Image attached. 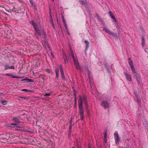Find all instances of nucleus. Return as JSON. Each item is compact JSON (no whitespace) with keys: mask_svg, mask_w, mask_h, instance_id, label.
Instances as JSON below:
<instances>
[{"mask_svg":"<svg viewBox=\"0 0 148 148\" xmlns=\"http://www.w3.org/2000/svg\"><path fill=\"white\" fill-rule=\"evenodd\" d=\"M81 101L82 103V101L84 102V103L86 106V108H88V104L87 103V100L86 96H84L82 97L80 96L79 99L78 101V103L79 101Z\"/></svg>","mask_w":148,"mask_h":148,"instance_id":"nucleus-1","label":"nucleus"},{"mask_svg":"<svg viewBox=\"0 0 148 148\" xmlns=\"http://www.w3.org/2000/svg\"><path fill=\"white\" fill-rule=\"evenodd\" d=\"M78 108L79 110V115H84V111L81 101H79V102Z\"/></svg>","mask_w":148,"mask_h":148,"instance_id":"nucleus-2","label":"nucleus"},{"mask_svg":"<svg viewBox=\"0 0 148 148\" xmlns=\"http://www.w3.org/2000/svg\"><path fill=\"white\" fill-rule=\"evenodd\" d=\"M109 104L110 102L109 101L103 100L101 102V105L106 109L108 107Z\"/></svg>","mask_w":148,"mask_h":148,"instance_id":"nucleus-3","label":"nucleus"},{"mask_svg":"<svg viewBox=\"0 0 148 148\" xmlns=\"http://www.w3.org/2000/svg\"><path fill=\"white\" fill-rule=\"evenodd\" d=\"M114 136L116 144H117L119 143V134L116 132H115L114 134Z\"/></svg>","mask_w":148,"mask_h":148,"instance_id":"nucleus-4","label":"nucleus"},{"mask_svg":"<svg viewBox=\"0 0 148 148\" xmlns=\"http://www.w3.org/2000/svg\"><path fill=\"white\" fill-rule=\"evenodd\" d=\"M60 69V73L62 78V79L63 80H65V76L64 74L63 69L62 68V65H61L59 67Z\"/></svg>","mask_w":148,"mask_h":148,"instance_id":"nucleus-5","label":"nucleus"},{"mask_svg":"<svg viewBox=\"0 0 148 148\" xmlns=\"http://www.w3.org/2000/svg\"><path fill=\"white\" fill-rule=\"evenodd\" d=\"M74 63L75 66L77 69H79L80 68V65L78 61H76V60L73 61Z\"/></svg>","mask_w":148,"mask_h":148,"instance_id":"nucleus-6","label":"nucleus"},{"mask_svg":"<svg viewBox=\"0 0 148 148\" xmlns=\"http://www.w3.org/2000/svg\"><path fill=\"white\" fill-rule=\"evenodd\" d=\"M33 73L34 76L36 77V78H38L40 76L42 75L41 74H40L38 72H36V73H34V72H33Z\"/></svg>","mask_w":148,"mask_h":148,"instance_id":"nucleus-7","label":"nucleus"},{"mask_svg":"<svg viewBox=\"0 0 148 148\" xmlns=\"http://www.w3.org/2000/svg\"><path fill=\"white\" fill-rule=\"evenodd\" d=\"M125 76L128 81L131 82L132 81V79L131 78V77L129 74L126 73L125 74Z\"/></svg>","mask_w":148,"mask_h":148,"instance_id":"nucleus-8","label":"nucleus"},{"mask_svg":"<svg viewBox=\"0 0 148 148\" xmlns=\"http://www.w3.org/2000/svg\"><path fill=\"white\" fill-rule=\"evenodd\" d=\"M31 23L33 26L34 29H36L37 28H38V25L33 20L31 21Z\"/></svg>","mask_w":148,"mask_h":148,"instance_id":"nucleus-9","label":"nucleus"},{"mask_svg":"<svg viewBox=\"0 0 148 148\" xmlns=\"http://www.w3.org/2000/svg\"><path fill=\"white\" fill-rule=\"evenodd\" d=\"M14 66H9L8 65H7L5 66V70H7L8 69H14Z\"/></svg>","mask_w":148,"mask_h":148,"instance_id":"nucleus-10","label":"nucleus"},{"mask_svg":"<svg viewBox=\"0 0 148 148\" xmlns=\"http://www.w3.org/2000/svg\"><path fill=\"white\" fill-rule=\"evenodd\" d=\"M55 71L56 75V78L57 79V80H58L59 77V70L58 68H56L55 69Z\"/></svg>","mask_w":148,"mask_h":148,"instance_id":"nucleus-11","label":"nucleus"},{"mask_svg":"<svg viewBox=\"0 0 148 148\" xmlns=\"http://www.w3.org/2000/svg\"><path fill=\"white\" fill-rule=\"evenodd\" d=\"M103 30L106 32L107 33L110 35H112L113 34V33L112 32L108 29H107L106 28H103Z\"/></svg>","mask_w":148,"mask_h":148,"instance_id":"nucleus-12","label":"nucleus"},{"mask_svg":"<svg viewBox=\"0 0 148 148\" xmlns=\"http://www.w3.org/2000/svg\"><path fill=\"white\" fill-rule=\"evenodd\" d=\"M12 120L16 123L20 122V118L18 117H13L12 119Z\"/></svg>","mask_w":148,"mask_h":148,"instance_id":"nucleus-13","label":"nucleus"},{"mask_svg":"<svg viewBox=\"0 0 148 148\" xmlns=\"http://www.w3.org/2000/svg\"><path fill=\"white\" fill-rule=\"evenodd\" d=\"M109 14L111 16V18L113 19L114 21L116 22H117L116 21V20L115 19V17L114 16V15H113V13H112V12L110 11L109 12Z\"/></svg>","mask_w":148,"mask_h":148,"instance_id":"nucleus-14","label":"nucleus"},{"mask_svg":"<svg viewBox=\"0 0 148 148\" xmlns=\"http://www.w3.org/2000/svg\"><path fill=\"white\" fill-rule=\"evenodd\" d=\"M63 57L64 61V62L66 63L68 62L67 57L66 55L64 53L63 55Z\"/></svg>","mask_w":148,"mask_h":148,"instance_id":"nucleus-15","label":"nucleus"},{"mask_svg":"<svg viewBox=\"0 0 148 148\" xmlns=\"http://www.w3.org/2000/svg\"><path fill=\"white\" fill-rule=\"evenodd\" d=\"M36 32V34L38 35V36H41V33L40 31L38 28H37L36 29H35Z\"/></svg>","mask_w":148,"mask_h":148,"instance_id":"nucleus-16","label":"nucleus"},{"mask_svg":"<svg viewBox=\"0 0 148 148\" xmlns=\"http://www.w3.org/2000/svg\"><path fill=\"white\" fill-rule=\"evenodd\" d=\"M128 60L129 61V62H128L130 66H131V68L132 67H133L134 66V65L133 63L132 62V60L130 58H128Z\"/></svg>","mask_w":148,"mask_h":148,"instance_id":"nucleus-17","label":"nucleus"},{"mask_svg":"<svg viewBox=\"0 0 148 148\" xmlns=\"http://www.w3.org/2000/svg\"><path fill=\"white\" fill-rule=\"evenodd\" d=\"M79 1L82 5H84L86 6V1H83V0H79Z\"/></svg>","mask_w":148,"mask_h":148,"instance_id":"nucleus-18","label":"nucleus"},{"mask_svg":"<svg viewBox=\"0 0 148 148\" xmlns=\"http://www.w3.org/2000/svg\"><path fill=\"white\" fill-rule=\"evenodd\" d=\"M70 52L71 53V56L73 58V61L76 60L75 58V57L74 56V54L73 53V51L71 49L70 50Z\"/></svg>","mask_w":148,"mask_h":148,"instance_id":"nucleus-19","label":"nucleus"},{"mask_svg":"<svg viewBox=\"0 0 148 148\" xmlns=\"http://www.w3.org/2000/svg\"><path fill=\"white\" fill-rule=\"evenodd\" d=\"M23 80H25L26 82H29L33 83L34 81L33 80L29 79H26Z\"/></svg>","mask_w":148,"mask_h":148,"instance_id":"nucleus-20","label":"nucleus"},{"mask_svg":"<svg viewBox=\"0 0 148 148\" xmlns=\"http://www.w3.org/2000/svg\"><path fill=\"white\" fill-rule=\"evenodd\" d=\"M104 142L105 143H106L107 142V133L106 132H105L104 133Z\"/></svg>","mask_w":148,"mask_h":148,"instance_id":"nucleus-21","label":"nucleus"},{"mask_svg":"<svg viewBox=\"0 0 148 148\" xmlns=\"http://www.w3.org/2000/svg\"><path fill=\"white\" fill-rule=\"evenodd\" d=\"M5 126L8 127H10L11 128H13L12 123L7 124H6Z\"/></svg>","mask_w":148,"mask_h":148,"instance_id":"nucleus-22","label":"nucleus"},{"mask_svg":"<svg viewBox=\"0 0 148 148\" xmlns=\"http://www.w3.org/2000/svg\"><path fill=\"white\" fill-rule=\"evenodd\" d=\"M134 76H135L136 77V79L138 81V79L139 77V75L138 74V73H135Z\"/></svg>","mask_w":148,"mask_h":148,"instance_id":"nucleus-23","label":"nucleus"},{"mask_svg":"<svg viewBox=\"0 0 148 148\" xmlns=\"http://www.w3.org/2000/svg\"><path fill=\"white\" fill-rule=\"evenodd\" d=\"M63 22L64 23V26L65 28L66 29L67 28V25L66 24V22L65 20L64 19H63Z\"/></svg>","mask_w":148,"mask_h":148,"instance_id":"nucleus-24","label":"nucleus"},{"mask_svg":"<svg viewBox=\"0 0 148 148\" xmlns=\"http://www.w3.org/2000/svg\"><path fill=\"white\" fill-rule=\"evenodd\" d=\"M1 103L3 105H5L7 104L8 102L6 100H2L1 101Z\"/></svg>","mask_w":148,"mask_h":148,"instance_id":"nucleus-25","label":"nucleus"},{"mask_svg":"<svg viewBox=\"0 0 148 148\" xmlns=\"http://www.w3.org/2000/svg\"><path fill=\"white\" fill-rule=\"evenodd\" d=\"M12 124L13 128L15 127H20L19 126V125H17L16 123H12Z\"/></svg>","mask_w":148,"mask_h":148,"instance_id":"nucleus-26","label":"nucleus"},{"mask_svg":"<svg viewBox=\"0 0 148 148\" xmlns=\"http://www.w3.org/2000/svg\"><path fill=\"white\" fill-rule=\"evenodd\" d=\"M84 42L86 44V49H87V48L88 47V44H89V42H88L87 41V40H85L84 41Z\"/></svg>","mask_w":148,"mask_h":148,"instance_id":"nucleus-27","label":"nucleus"},{"mask_svg":"<svg viewBox=\"0 0 148 148\" xmlns=\"http://www.w3.org/2000/svg\"><path fill=\"white\" fill-rule=\"evenodd\" d=\"M23 91H25L27 92H32V91L30 90H27V89H23L22 90Z\"/></svg>","mask_w":148,"mask_h":148,"instance_id":"nucleus-28","label":"nucleus"},{"mask_svg":"<svg viewBox=\"0 0 148 148\" xmlns=\"http://www.w3.org/2000/svg\"><path fill=\"white\" fill-rule=\"evenodd\" d=\"M131 68L133 73L135 74L136 73V71L135 70V68L134 67H131Z\"/></svg>","mask_w":148,"mask_h":148,"instance_id":"nucleus-29","label":"nucleus"},{"mask_svg":"<svg viewBox=\"0 0 148 148\" xmlns=\"http://www.w3.org/2000/svg\"><path fill=\"white\" fill-rule=\"evenodd\" d=\"M81 116V119L82 120H83L84 119V115H80Z\"/></svg>","mask_w":148,"mask_h":148,"instance_id":"nucleus-30","label":"nucleus"},{"mask_svg":"<svg viewBox=\"0 0 148 148\" xmlns=\"http://www.w3.org/2000/svg\"><path fill=\"white\" fill-rule=\"evenodd\" d=\"M72 132V130L69 129V136H70L71 134V132Z\"/></svg>","mask_w":148,"mask_h":148,"instance_id":"nucleus-31","label":"nucleus"},{"mask_svg":"<svg viewBox=\"0 0 148 148\" xmlns=\"http://www.w3.org/2000/svg\"><path fill=\"white\" fill-rule=\"evenodd\" d=\"M29 1L31 4L32 5H33V0H29Z\"/></svg>","mask_w":148,"mask_h":148,"instance_id":"nucleus-32","label":"nucleus"},{"mask_svg":"<svg viewBox=\"0 0 148 148\" xmlns=\"http://www.w3.org/2000/svg\"><path fill=\"white\" fill-rule=\"evenodd\" d=\"M46 71L47 72L49 73H51V70H50V69H47L46 70Z\"/></svg>","mask_w":148,"mask_h":148,"instance_id":"nucleus-33","label":"nucleus"},{"mask_svg":"<svg viewBox=\"0 0 148 148\" xmlns=\"http://www.w3.org/2000/svg\"><path fill=\"white\" fill-rule=\"evenodd\" d=\"M50 93H46L45 94L44 96H50Z\"/></svg>","mask_w":148,"mask_h":148,"instance_id":"nucleus-34","label":"nucleus"},{"mask_svg":"<svg viewBox=\"0 0 148 148\" xmlns=\"http://www.w3.org/2000/svg\"><path fill=\"white\" fill-rule=\"evenodd\" d=\"M88 148H91V144L90 143H89L88 144Z\"/></svg>","mask_w":148,"mask_h":148,"instance_id":"nucleus-35","label":"nucleus"},{"mask_svg":"<svg viewBox=\"0 0 148 148\" xmlns=\"http://www.w3.org/2000/svg\"><path fill=\"white\" fill-rule=\"evenodd\" d=\"M72 125H70L69 129L72 130Z\"/></svg>","mask_w":148,"mask_h":148,"instance_id":"nucleus-36","label":"nucleus"},{"mask_svg":"<svg viewBox=\"0 0 148 148\" xmlns=\"http://www.w3.org/2000/svg\"><path fill=\"white\" fill-rule=\"evenodd\" d=\"M51 56L53 58H54V56H53V53H52V52H51Z\"/></svg>","mask_w":148,"mask_h":148,"instance_id":"nucleus-37","label":"nucleus"},{"mask_svg":"<svg viewBox=\"0 0 148 148\" xmlns=\"http://www.w3.org/2000/svg\"><path fill=\"white\" fill-rule=\"evenodd\" d=\"M70 125H72V119H71L70 121Z\"/></svg>","mask_w":148,"mask_h":148,"instance_id":"nucleus-38","label":"nucleus"},{"mask_svg":"<svg viewBox=\"0 0 148 148\" xmlns=\"http://www.w3.org/2000/svg\"><path fill=\"white\" fill-rule=\"evenodd\" d=\"M142 44L143 46L145 44V41H142Z\"/></svg>","mask_w":148,"mask_h":148,"instance_id":"nucleus-39","label":"nucleus"},{"mask_svg":"<svg viewBox=\"0 0 148 148\" xmlns=\"http://www.w3.org/2000/svg\"><path fill=\"white\" fill-rule=\"evenodd\" d=\"M100 21H101V23L103 25L104 24V21H102V20L101 19L100 20Z\"/></svg>","mask_w":148,"mask_h":148,"instance_id":"nucleus-40","label":"nucleus"},{"mask_svg":"<svg viewBox=\"0 0 148 148\" xmlns=\"http://www.w3.org/2000/svg\"><path fill=\"white\" fill-rule=\"evenodd\" d=\"M141 40H142V41H145V39L144 38V37H142Z\"/></svg>","mask_w":148,"mask_h":148,"instance_id":"nucleus-41","label":"nucleus"},{"mask_svg":"<svg viewBox=\"0 0 148 148\" xmlns=\"http://www.w3.org/2000/svg\"><path fill=\"white\" fill-rule=\"evenodd\" d=\"M42 32H43V34L44 35H45L46 34L45 33V32L43 30L42 31Z\"/></svg>","mask_w":148,"mask_h":148,"instance_id":"nucleus-42","label":"nucleus"},{"mask_svg":"<svg viewBox=\"0 0 148 148\" xmlns=\"http://www.w3.org/2000/svg\"><path fill=\"white\" fill-rule=\"evenodd\" d=\"M77 145V148H80V146L79 145V144H78Z\"/></svg>","mask_w":148,"mask_h":148,"instance_id":"nucleus-43","label":"nucleus"},{"mask_svg":"<svg viewBox=\"0 0 148 148\" xmlns=\"http://www.w3.org/2000/svg\"><path fill=\"white\" fill-rule=\"evenodd\" d=\"M52 24L53 27L54 29V25L53 23H52Z\"/></svg>","mask_w":148,"mask_h":148,"instance_id":"nucleus-44","label":"nucleus"},{"mask_svg":"<svg viewBox=\"0 0 148 148\" xmlns=\"http://www.w3.org/2000/svg\"><path fill=\"white\" fill-rule=\"evenodd\" d=\"M97 19H100V17L99 16H97Z\"/></svg>","mask_w":148,"mask_h":148,"instance_id":"nucleus-45","label":"nucleus"},{"mask_svg":"<svg viewBox=\"0 0 148 148\" xmlns=\"http://www.w3.org/2000/svg\"><path fill=\"white\" fill-rule=\"evenodd\" d=\"M14 77V78H18V77H16V76H15V77Z\"/></svg>","mask_w":148,"mask_h":148,"instance_id":"nucleus-46","label":"nucleus"},{"mask_svg":"<svg viewBox=\"0 0 148 148\" xmlns=\"http://www.w3.org/2000/svg\"><path fill=\"white\" fill-rule=\"evenodd\" d=\"M42 79H43V80H44V79H44V77H42Z\"/></svg>","mask_w":148,"mask_h":148,"instance_id":"nucleus-47","label":"nucleus"},{"mask_svg":"<svg viewBox=\"0 0 148 148\" xmlns=\"http://www.w3.org/2000/svg\"><path fill=\"white\" fill-rule=\"evenodd\" d=\"M72 148H75V147H72Z\"/></svg>","mask_w":148,"mask_h":148,"instance_id":"nucleus-48","label":"nucleus"},{"mask_svg":"<svg viewBox=\"0 0 148 148\" xmlns=\"http://www.w3.org/2000/svg\"><path fill=\"white\" fill-rule=\"evenodd\" d=\"M75 104H76V101H75Z\"/></svg>","mask_w":148,"mask_h":148,"instance_id":"nucleus-49","label":"nucleus"},{"mask_svg":"<svg viewBox=\"0 0 148 148\" xmlns=\"http://www.w3.org/2000/svg\"><path fill=\"white\" fill-rule=\"evenodd\" d=\"M90 86H91V84H90Z\"/></svg>","mask_w":148,"mask_h":148,"instance_id":"nucleus-50","label":"nucleus"},{"mask_svg":"<svg viewBox=\"0 0 148 148\" xmlns=\"http://www.w3.org/2000/svg\"><path fill=\"white\" fill-rule=\"evenodd\" d=\"M52 1H54V0H52Z\"/></svg>","mask_w":148,"mask_h":148,"instance_id":"nucleus-51","label":"nucleus"}]
</instances>
